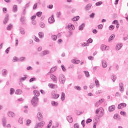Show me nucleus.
<instances>
[{
    "instance_id": "1",
    "label": "nucleus",
    "mask_w": 128,
    "mask_h": 128,
    "mask_svg": "<svg viewBox=\"0 0 128 128\" xmlns=\"http://www.w3.org/2000/svg\"><path fill=\"white\" fill-rule=\"evenodd\" d=\"M58 80L60 84H64V82H66V77L64 76V75L62 74H60L58 78Z\"/></svg>"
},
{
    "instance_id": "2",
    "label": "nucleus",
    "mask_w": 128,
    "mask_h": 128,
    "mask_svg": "<svg viewBox=\"0 0 128 128\" xmlns=\"http://www.w3.org/2000/svg\"><path fill=\"white\" fill-rule=\"evenodd\" d=\"M38 98L36 96H34L32 100V104L33 106H36V105L38 104Z\"/></svg>"
},
{
    "instance_id": "3",
    "label": "nucleus",
    "mask_w": 128,
    "mask_h": 128,
    "mask_svg": "<svg viewBox=\"0 0 128 128\" xmlns=\"http://www.w3.org/2000/svg\"><path fill=\"white\" fill-rule=\"evenodd\" d=\"M52 98H54V100H56L60 98V94L56 93V92H52Z\"/></svg>"
},
{
    "instance_id": "4",
    "label": "nucleus",
    "mask_w": 128,
    "mask_h": 128,
    "mask_svg": "<svg viewBox=\"0 0 128 128\" xmlns=\"http://www.w3.org/2000/svg\"><path fill=\"white\" fill-rule=\"evenodd\" d=\"M50 54V51L48 50H44L40 54V56H46V54Z\"/></svg>"
},
{
    "instance_id": "5",
    "label": "nucleus",
    "mask_w": 128,
    "mask_h": 128,
    "mask_svg": "<svg viewBox=\"0 0 128 128\" xmlns=\"http://www.w3.org/2000/svg\"><path fill=\"white\" fill-rule=\"evenodd\" d=\"M50 78L51 80H53V82H56H56H58V78H56V76H54V74H51L50 76Z\"/></svg>"
},
{
    "instance_id": "6",
    "label": "nucleus",
    "mask_w": 128,
    "mask_h": 128,
    "mask_svg": "<svg viewBox=\"0 0 128 128\" xmlns=\"http://www.w3.org/2000/svg\"><path fill=\"white\" fill-rule=\"evenodd\" d=\"M48 22H49V24H52V22H54V15H52L51 17L48 18Z\"/></svg>"
},
{
    "instance_id": "7",
    "label": "nucleus",
    "mask_w": 128,
    "mask_h": 128,
    "mask_svg": "<svg viewBox=\"0 0 128 128\" xmlns=\"http://www.w3.org/2000/svg\"><path fill=\"white\" fill-rule=\"evenodd\" d=\"M8 116H9V118H14V116H16V114L14 112H8Z\"/></svg>"
},
{
    "instance_id": "8",
    "label": "nucleus",
    "mask_w": 128,
    "mask_h": 128,
    "mask_svg": "<svg viewBox=\"0 0 128 128\" xmlns=\"http://www.w3.org/2000/svg\"><path fill=\"white\" fill-rule=\"evenodd\" d=\"M116 110V106L114 105H112L108 107V110L110 112H114Z\"/></svg>"
},
{
    "instance_id": "9",
    "label": "nucleus",
    "mask_w": 128,
    "mask_h": 128,
    "mask_svg": "<svg viewBox=\"0 0 128 128\" xmlns=\"http://www.w3.org/2000/svg\"><path fill=\"white\" fill-rule=\"evenodd\" d=\"M8 22V14H6V17L3 22L4 24H6V23Z\"/></svg>"
},
{
    "instance_id": "10",
    "label": "nucleus",
    "mask_w": 128,
    "mask_h": 128,
    "mask_svg": "<svg viewBox=\"0 0 128 128\" xmlns=\"http://www.w3.org/2000/svg\"><path fill=\"white\" fill-rule=\"evenodd\" d=\"M38 128H42L44 126V122L42 121L39 123H38L37 124H36Z\"/></svg>"
},
{
    "instance_id": "11",
    "label": "nucleus",
    "mask_w": 128,
    "mask_h": 128,
    "mask_svg": "<svg viewBox=\"0 0 128 128\" xmlns=\"http://www.w3.org/2000/svg\"><path fill=\"white\" fill-rule=\"evenodd\" d=\"M2 122L3 126H6V118L3 117L2 118Z\"/></svg>"
},
{
    "instance_id": "12",
    "label": "nucleus",
    "mask_w": 128,
    "mask_h": 128,
    "mask_svg": "<svg viewBox=\"0 0 128 128\" xmlns=\"http://www.w3.org/2000/svg\"><path fill=\"white\" fill-rule=\"evenodd\" d=\"M122 48V44H117L116 47V50H120Z\"/></svg>"
},
{
    "instance_id": "13",
    "label": "nucleus",
    "mask_w": 128,
    "mask_h": 128,
    "mask_svg": "<svg viewBox=\"0 0 128 128\" xmlns=\"http://www.w3.org/2000/svg\"><path fill=\"white\" fill-rule=\"evenodd\" d=\"M37 116L38 120H42V114L41 112H38L37 114Z\"/></svg>"
},
{
    "instance_id": "14",
    "label": "nucleus",
    "mask_w": 128,
    "mask_h": 128,
    "mask_svg": "<svg viewBox=\"0 0 128 128\" xmlns=\"http://www.w3.org/2000/svg\"><path fill=\"white\" fill-rule=\"evenodd\" d=\"M68 28L69 30H74V26L72 24H68Z\"/></svg>"
},
{
    "instance_id": "15",
    "label": "nucleus",
    "mask_w": 128,
    "mask_h": 128,
    "mask_svg": "<svg viewBox=\"0 0 128 128\" xmlns=\"http://www.w3.org/2000/svg\"><path fill=\"white\" fill-rule=\"evenodd\" d=\"M119 86L120 92H122L124 90V84L122 83H120Z\"/></svg>"
},
{
    "instance_id": "16",
    "label": "nucleus",
    "mask_w": 128,
    "mask_h": 128,
    "mask_svg": "<svg viewBox=\"0 0 128 128\" xmlns=\"http://www.w3.org/2000/svg\"><path fill=\"white\" fill-rule=\"evenodd\" d=\"M100 50H108V46H106L104 44H102Z\"/></svg>"
},
{
    "instance_id": "17",
    "label": "nucleus",
    "mask_w": 128,
    "mask_h": 128,
    "mask_svg": "<svg viewBox=\"0 0 128 128\" xmlns=\"http://www.w3.org/2000/svg\"><path fill=\"white\" fill-rule=\"evenodd\" d=\"M102 68H106V66H108V64L105 60L102 61Z\"/></svg>"
},
{
    "instance_id": "18",
    "label": "nucleus",
    "mask_w": 128,
    "mask_h": 128,
    "mask_svg": "<svg viewBox=\"0 0 128 128\" xmlns=\"http://www.w3.org/2000/svg\"><path fill=\"white\" fill-rule=\"evenodd\" d=\"M66 120L68 122H72L74 121V119H72V118L70 116H68L66 117Z\"/></svg>"
},
{
    "instance_id": "19",
    "label": "nucleus",
    "mask_w": 128,
    "mask_h": 128,
    "mask_svg": "<svg viewBox=\"0 0 128 128\" xmlns=\"http://www.w3.org/2000/svg\"><path fill=\"white\" fill-rule=\"evenodd\" d=\"M114 36H116V35H114V34H112L109 38L108 40V42H112V40H114Z\"/></svg>"
},
{
    "instance_id": "20",
    "label": "nucleus",
    "mask_w": 128,
    "mask_h": 128,
    "mask_svg": "<svg viewBox=\"0 0 128 128\" xmlns=\"http://www.w3.org/2000/svg\"><path fill=\"white\" fill-rule=\"evenodd\" d=\"M12 12H18V6L14 5Z\"/></svg>"
},
{
    "instance_id": "21",
    "label": "nucleus",
    "mask_w": 128,
    "mask_h": 128,
    "mask_svg": "<svg viewBox=\"0 0 128 128\" xmlns=\"http://www.w3.org/2000/svg\"><path fill=\"white\" fill-rule=\"evenodd\" d=\"M65 98H66V94L64 92H62L61 100H62V102H64V100Z\"/></svg>"
},
{
    "instance_id": "22",
    "label": "nucleus",
    "mask_w": 128,
    "mask_h": 128,
    "mask_svg": "<svg viewBox=\"0 0 128 128\" xmlns=\"http://www.w3.org/2000/svg\"><path fill=\"white\" fill-rule=\"evenodd\" d=\"M6 74H8L6 70L4 69L2 70V74L4 76H6Z\"/></svg>"
},
{
    "instance_id": "23",
    "label": "nucleus",
    "mask_w": 128,
    "mask_h": 128,
    "mask_svg": "<svg viewBox=\"0 0 128 128\" xmlns=\"http://www.w3.org/2000/svg\"><path fill=\"white\" fill-rule=\"evenodd\" d=\"M16 94H22V91L21 90H17L15 92Z\"/></svg>"
},
{
    "instance_id": "24",
    "label": "nucleus",
    "mask_w": 128,
    "mask_h": 128,
    "mask_svg": "<svg viewBox=\"0 0 128 128\" xmlns=\"http://www.w3.org/2000/svg\"><path fill=\"white\" fill-rule=\"evenodd\" d=\"M20 32L21 34H26V32H24V28H20Z\"/></svg>"
},
{
    "instance_id": "25",
    "label": "nucleus",
    "mask_w": 128,
    "mask_h": 128,
    "mask_svg": "<svg viewBox=\"0 0 128 128\" xmlns=\"http://www.w3.org/2000/svg\"><path fill=\"white\" fill-rule=\"evenodd\" d=\"M34 95L35 96H36H36H40V92H38V91L36 90H34Z\"/></svg>"
},
{
    "instance_id": "26",
    "label": "nucleus",
    "mask_w": 128,
    "mask_h": 128,
    "mask_svg": "<svg viewBox=\"0 0 128 128\" xmlns=\"http://www.w3.org/2000/svg\"><path fill=\"white\" fill-rule=\"evenodd\" d=\"M84 26H85L84 23H82L80 26H79V30H83L84 28Z\"/></svg>"
},
{
    "instance_id": "27",
    "label": "nucleus",
    "mask_w": 128,
    "mask_h": 128,
    "mask_svg": "<svg viewBox=\"0 0 128 128\" xmlns=\"http://www.w3.org/2000/svg\"><path fill=\"white\" fill-rule=\"evenodd\" d=\"M78 20H80V16H76L72 18L73 22H77Z\"/></svg>"
},
{
    "instance_id": "28",
    "label": "nucleus",
    "mask_w": 128,
    "mask_h": 128,
    "mask_svg": "<svg viewBox=\"0 0 128 128\" xmlns=\"http://www.w3.org/2000/svg\"><path fill=\"white\" fill-rule=\"evenodd\" d=\"M56 84H48V86H49V88H54Z\"/></svg>"
},
{
    "instance_id": "29",
    "label": "nucleus",
    "mask_w": 128,
    "mask_h": 128,
    "mask_svg": "<svg viewBox=\"0 0 128 128\" xmlns=\"http://www.w3.org/2000/svg\"><path fill=\"white\" fill-rule=\"evenodd\" d=\"M84 72L86 78H90V72L88 71H84Z\"/></svg>"
},
{
    "instance_id": "30",
    "label": "nucleus",
    "mask_w": 128,
    "mask_h": 128,
    "mask_svg": "<svg viewBox=\"0 0 128 128\" xmlns=\"http://www.w3.org/2000/svg\"><path fill=\"white\" fill-rule=\"evenodd\" d=\"M94 82L96 88H98V86H100V82H98V80H96Z\"/></svg>"
},
{
    "instance_id": "31",
    "label": "nucleus",
    "mask_w": 128,
    "mask_h": 128,
    "mask_svg": "<svg viewBox=\"0 0 128 128\" xmlns=\"http://www.w3.org/2000/svg\"><path fill=\"white\" fill-rule=\"evenodd\" d=\"M111 78L112 80H113L114 82H116V76L115 75H112L111 76Z\"/></svg>"
},
{
    "instance_id": "32",
    "label": "nucleus",
    "mask_w": 128,
    "mask_h": 128,
    "mask_svg": "<svg viewBox=\"0 0 128 128\" xmlns=\"http://www.w3.org/2000/svg\"><path fill=\"white\" fill-rule=\"evenodd\" d=\"M12 28V24H10L8 26V27L6 28V30H10Z\"/></svg>"
},
{
    "instance_id": "33",
    "label": "nucleus",
    "mask_w": 128,
    "mask_h": 128,
    "mask_svg": "<svg viewBox=\"0 0 128 128\" xmlns=\"http://www.w3.org/2000/svg\"><path fill=\"white\" fill-rule=\"evenodd\" d=\"M52 106H58V102H56L54 101H52Z\"/></svg>"
},
{
    "instance_id": "34",
    "label": "nucleus",
    "mask_w": 128,
    "mask_h": 128,
    "mask_svg": "<svg viewBox=\"0 0 128 128\" xmlns=\"http://www.w3.org/2000/svg\"><path fill=\"white\" fill-rule=\"evenodd\" d=\"M101 4H102V1L98 2L96 3V6H100Z\"/></svg>"
},
{
    "instance_id": "35",
    "label": "nucleus",
    "mask_w": 128,
    "mask_h": 128,
    "mask_svg": "<svg viewBox=\"0 0 128 128\" xmlns=\"http://www.w3.org/2000/svg\"><path fill=\"white\" fill-rule=\"evenodd\" d=\"M38 36H39L40 38H44V32H39Z\"/></svg>"
},
{
    "instance_id": "36",
    "label": "nucleus",
    "mask_w": 128,
    "mask_h": 128,
    "mask_svg": "<svg viewBox=\"0 0 128 128\" xmlns=\"http://www.w3.org/2000/svg\"><path fill=\"white\" fill-rule=\"evenodd\" d=\"M90 8H92V4H87L86 6V8L88 10H90Z\"/></svg>"
},
{
    "instance_id": "37",
    "label": "nucleus",
    "mask_w": 128,
    "mask_h": 128,
    "mask_svg": "<svg viewBox=\"0 0 128 128\" xmlns=\"http://www.w3.org/2000/svg\"><path fill=\"white\" fill-rule=\"evenodd\" d=\"M52 38L54 40H56V38H58V36L56 35H52Z\"/></svg>"
},
{
    "instance_id": "38",
    "label": "nucleus",
    "mask_w": 128,
    "mask_h": 128,
    "mask_svg": "<svg viewBox=\"0 0 128 128\" xmlns=\"http://www.w3.org/2000/svg\"><path fill=\"white\" fill-rule=\"evenodd\" d=\"M40 28H44V26H46V25L44 24V23L41 22L40 24Z\"/></svg>"
},
{
    "instance_id": "39",
    "label": "nucleus",
    "mask_w": 128,
    "mask_h": 128,
    "mask_svg": "<svg viewBox=\"0 0 128 128\" xmlns=\"http://www.w3.org/2000/svg\"><path fill=\"white\" fill-rule=\"evenodd\" d=\"M42 12H38L36 13L37 16H38V18H40V16H42Z\"/></svg>"
},
{
    "instance_id": "40",
    "label": "nucleus",
    "mask_w": 128,
    "mask_h": 128,
    "mask_svg": "<svg viewBox=\"0 0 128 128\" xmlns=\"http://www.w3.org/2000/svg\"><path fill=\"white\" fill-rule=\"evenodd\" d=\"M10 94H14V89L11 88L10 89Z\"/></svg>"
},
{
    "instance_id": "41",
    "label": "nucleus",
    "mask_w": 128,
    "mask_h": 128,
    "mask_svg": "<svg viewBox=\"0 0 128 128\" xmlns=\"http://www.w3.org/2000/svg\"><path fill=\"white\" fill-rule=\"evenodd\" d=\"M74 88H75L76 90H82V88H80V86H74Z\"/></svg>"
},
{
    "instance_id": "42",
    "label": "nucleus",
    "mask_w": 128,
    "mask_h": 128,
    "mask_svg": "<svg viewBox=\"0 0 128 128\" xmlns=\"http://www.w3.org/2000/svg\"><path fill=\"white\" fill-rule=\"evenodd\" d=\"M34 80H36V78H30L29 82H34Z\"/></svg>"
},
{
    "instance_id": "43",
    "label": "nucleus",
    "mask_w": 128,
    "mask_h": 128,
    "mask_svg": "<svg viewBox=\"0 0 128 128\" xmlns=\"http://www.w3.org/2000/svg\"><path fill=\"white\" fill-rule=\"evenodd\" d=\"M114 29V25H110L109 26V30H112Z\"/></svg>"
},
{
    "instance_id": "44",
    "label": "nucleus",
    "mask_w": 128,
    "mask_h": 128,
    "mask_svg": "<svg viewBox=\"0 0 128 128\" xmlns=\"http://www.w3.org/2000/svg\"><path fill=\"white\" fill-rule=\"evenodd\" d=\"M26 60V58L24 57H21L20 58V59H18V60L20 62H24V60Z\"/></svg>"
},
{
    "instance_id": "45",
    "label": "nucleus",
    "mask_w": 128,
    "mask_h": 128,
    "mask_svg": "<svg viewBox=\"0 0 128 128\" xmlns=\"http://www.w3.org/2000/svg\"><path fill=\"white\" fill-rule=\"evenodd\" d=\"M88 44H92V39L90 38L88 40H87Z\"/></svg>"
},
{
    "instance_id": "46",
    "label": "nucleus",
    "mask_w": 128,
    "mask_h": 128,
    "mask_svg": "<svg viewBox=\"0 0 128 128\" xmlns=\"http://www.w3.org/2000/svg\"><path fill=\"white\" fill-rule=\"evenodd\" d=\"M114 120H116V118H118V114H115L114 116Z\"/></svg>"
},
{
    "instance_id": "47",
    "label": "nucleus",
    "mask_w": 128,
    "mask_h": 128,
    "mask_svg": "<svg viewBox=\"0 0 128 128\" xmlns=\"http://www.w3.org/2000/svg\"><path fill=\"white\" fill-rule=\"evenodd\" d=\"M56 72V68H52L50 70V72L51 74H52V72Z\"/></svg>"
},
{
    "instance_id": "48",
    "label": "nucleus",
    "mask_w": 128,
    "mask_h": 128,
    "mask_svg": "<svg viewBox=\"0 0 128 128\" xmlns=\"http://www.w3.org/2000/svg\"><path fill=\"white\" fill-rule=\"evenodd\" d=\"M92 119L90 118H88L86 121V124H90V122H92Z\"/></svg>"
},
{
    "instance_id": "49",
    "label": "nucleus",
    "mask_w": 128,
    "mask_h": 128,
    "mask_svg": "<svg viewBox=\"0 0 128 128\" xmlns=\"http://www.w3.org/2000/svg\"><path fill=\"white\" fill-rule=\"evenodd\" d=\"M10 47H8V48H7L5 51L6 53L8 54V52H10Z\"/></svg>"
},
{
    "instance_id": "50",
    "label": "nucleus",
    "mask_w": 128,
    "mask_h": 128,
    "mask_svg": "<svg viewBox=\"0 0 128 128\" xmlns=\"http://www.w3.org/2000/svg\"><path fill=\"white\" fill-rule=\"evenodd\" d=\"M30 122H32V120H26V126H28V124H30Z\"/></svg>"
},
{
    "instance_id": "51",
    "label": "nucleus",
    "mask_w": 128,
    "mask_h": 128,
    "mask_svg": "<svg viewBox=\"0 0 128 128\" xmlns=\"http://www.w3.org/2000/svg\"><path fill=\"white\" fill-rule=\"evenodd\" d=\"M81 124H82V126H83V128H84L86 124H84V120H83L82 122H81Z\"/></svg>"
},
{
    "instance_id": "52",
    "label": "nucleus",
    "mask_w": 128,
    "mask_h": 128,
    "mask_svg": "<svg viewBox=\"0 0 128 128\" xmlns=\"http://www.w3.org/2000/svg\"><path fill=\"white\" fill-rule=\"evenodd\" d=\"M3 10V12H4V14H6V12L8 11V10L6 9V8H4L2 9Z\"/></svg>"
},
{
    "instance_id": "53",
    "label": "nucleus",
    "mask_w": 128,
    "mask_h": 128,
    "mask_svg": "<svg viewBox=\"0 0 128 128\" xmlns=\"http://www.w3.org/2000/svg\"><path fill=\"white\" fill-rule=\"evenodd\" d=\"M38 8V3L35 4L33 6V10H36Z\"/></svg>"
},
{
    "instance_id": "54",
    "label": "nucleus",
    "mask_w": 128,
    "mask_h": 128,
    "mask_svg": "<svg viewBox=\"0 0 128 128\" xmlns=\"http://www.w3.org/2000/svg\"><path fill=\"white\" fill-rule=\"evenodd\" d=\"M120 106H123L124 108L126 106V104L125 103H121L120 104Z\"/></svg>"
},
{
    "instance_id": "55",
    "label": "nucleus",
    "mask_w": 128,
    "mask_h": 128,
    "mask_svg": "<svg viewBox=\"0 0 128 128\" xmlns=\"http://www.w3.org/2000/svg\"><path fill=\"white\" fill-rule=\"evenodd\" d=\"M120 114L122 116H126V113L125 112H122H122H120Z\"/></svg>"
},
{
    "instance_id": "56",
    "label": "nucleus",
    "mask_w": 128,
    "mask_h": 128,
    "mask_svg": "<svg viewBox=\"0 0 128 128\" xmlns=\"http://www.w3.org/2000/svg\"><path fill=\"white\" fill-rule=\"evenodd\" d=\"M88 43L87 42H84V44H82V46H88Z\"/></svg>"
},
{
    "instance_id": "57",
    "label": "nucleus",
    "mask_w": 128,
    "mask_h": 128,
    "mask_svg": "<svg viewBox=\"0 0 128 128\" xmlns=\"http://www.w3.org/2000/svg\"><path fill=\"white\" fill-rule=\"evenodd\" d=\"M94 86V83H92L90 86V88H93Z\"/></svg>"
},
{
    "instance_id": "58",
    "label": "nucleus",
    "mask_w": 128,
    "mask_h": 128,
    "mask_svg": "<svg viewBox=\"0 0 128 128\" xmlns=\"http://www.w3.org/2000/svg\"><path fill=\"white\" fill-rule=\"evenodd\" d=\"M26 70H32V68L30 66H29L26 68Z\"/></svg>"
},
{
    "instance_id": "59",
    "label": "nucleus",
    "mask_w": 128,
    "mask_h": 128,
    "mask_svg": "<svg viewBox=\"0 0 128 128\" xmlns=\"http://www.w3.org/2000/svg\"><path fill=\"white\" fill-rule=\"evenodd\" d=\"M74 128H80V126H78V124H74Z\"/></svg>"
},
{
    "instance_id": "60",
    "label": "nucleus",
    "mask_w": 128,
    "mask_h": 128,
    "mask_svg": "<svg viewBox=\"0 0 128 128\" xmlns=\"http://www.w3.org/2000/svg\"><path fill=\"white\" fill-rule=\"evenodd\" d=\"M61 68H62V70H63V72H64L66 70V68H64V64H62L61 66Z\"/></svg>"
},
{
    "instance_id": "61",
    "label": "nucleus",
    "mask_w": 128,
    "mask_h": 128,
    "mask_svg": "<svg viewBox=\"0 0 128 128\" xmlns=\"http://www.w3.org/2000/svg\"><path fill=\"white\" fill-rule=\"evenodd\" d=\"M94 13H92V14L90 16V18H94Z\"/></svg>"
},
{
    "instance_id": "62",
    "label": "nucleus",
    "mask_w": 128,
    "mask_h": 128,
    "mask_svg": "<svg viewBox=\"0 0 128 128\" xmlns=\"http://www.w3.org/2000/svg\"><path fill=\"white\" fill-rule=\"evenodd\" d=\"M18 60L16 56L13 58V62H18Z\"/></svg>"
},
{
    "instance_id": "63",
    "label": "nucleus",
    "mask_w": 128,
    "mask_h": 128,
    "mask_svg": "<svg viewBox=\"0 0 128 128\" xmlns=\"http://www.w3.org/2000/svg\"><path fill=\"white\" fill-rule=\"evenodd\" d=\"M98 28H99V30H102V24H100L98 25Z\"/></svg>"
},
{
    "instance_id": "64",
    "label": "nucleus",
    "mask_w": 128,
    "mask_h": 128,
    "mask_svg": "<svg viewBox=\"0 0 128 128\" xmlns=\"http://www.w3.org/2000/svg\"><path fill=\"white\" fill-rule=\"evenodd\" d=\"M62 14L59 12L56 14L57 18H60V16Z\"/></svg>"
}]
</instances>
